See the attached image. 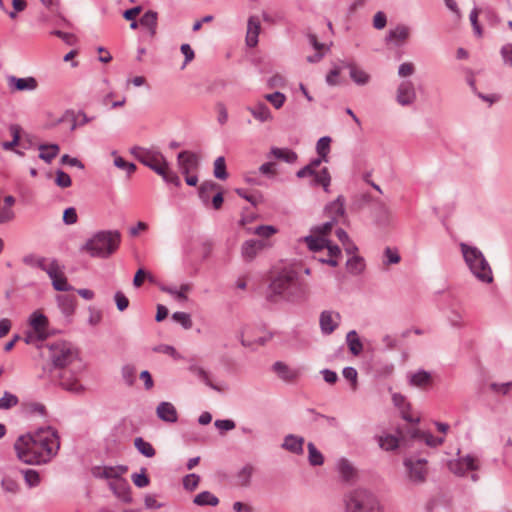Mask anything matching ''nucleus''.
Masks as SVG:
<instances>
[{"label":"nucleus","instance_id":"obj_1","mask_svg":"<svg viewBox=\"0 0 512 512\" xmlns=\"http://www.w3.org/2000/svg\"><path fill=\"white\" fill-rule=\"evenodd\" d=\"M59 447L57 431L51 427L39 428L34 433L21 435L14 443L19 460L29 465L47 463Z\"/></svg>","mask_w":512,"mask_h":512},{"label":"nucleus","instance_id":"obj_2","mask_svg":"<svg viewBox=\"0 0 512 512\" xmlns=\"http://www.w3.org/2000/svg\"><path fill=\"white\" fill-rule=\"evenodd\" d=\"M301 293L302 289L297 273L284 269L271 279L266 291V300L270 303L294 302Z\"/></svg>","mask_w":512,"mask_h":512},{"label":"nucleus","instance_id":"obj_3","mask_svg":"<svg viewBox=\"0 0 512 512\" xmlns=\"http://www.w3.org/2000/svg\"><path fill=\"white\" fill-rule=\"evenodd\" d=\"M121 243V233L118 230H101L90 237L80 247L93 258L107 259L114 254Z\"/></svg>","mask_w":512,"mask_h":512},{"label":"nucleus","instance_id":"obj_4","mask_svg":"<svg viewBox=\"0 0 512 512\" xmlns=\"http://www.w3.org/2000/svg\"><path fill=\"white\" fill-rule=\"evenodd\" d=\"M460 248L464 261L471 273L479 281L487 284L491 283L493 281L492 270L480 249L466 243H461Z\"/></svg>","mask_w":512,"mask_h":512},{"label":"nucleus","instance_id":"obj_5","mask_svg":"<svg viewBox=\"0 0 512 512\" xmlns=\"http://www.w3.org/2000/svg\"><path fill=\"white\" fill-rule=\"evenodd\" d=\"M45 347L48 350L47 357L51 362L48 369H53V372L59 369L71 367V365L78 359V351L70 342L60 340L47 343Z\"/></svg>","mask_w":512,"mask_h":512},{"label":"nucleus","instance_id":"obj_6","mask_svg":"<svg viewBox=\"0 0 512 512\" xmlns=\"http://www.w3.org/2000/svg\"><path fill=\"white\" fill-rule=\"evenodd\" d=\"M347 512H382L377 497L369 490L358 488L345 497Z\"/></svg>","mask_w":512,"mask_h":512},{"label":"nucleus","instance_id":"obj_7","mask_svg":"<svg viewBox=\"0 0 512 512\" xmlns=\"http://www.w3.org/2000/svg\"><path fill=\"white\" fill-rule=\"evenodd\" d=\"M80 370L71 367L59 369L53 372V369H48L49 376L55 384L63 390L75 394L82 395L86 388L82 385L78 378Z\"/></svg>","mask_w":512,"mask_h":512},{"label":"nucleus","instance_id":"obj_8","mask_svg":"<svg viewBox=\"0 0 512 512\" xmlns=\"http://www.w3.org/2000/svg\"><path fill=\"white\" fill-rule=\"evenodd\" d=\"M403 465L410 482L420 485L426 481L428 475V461L425 458L410 455L404 458Z\"/></svg>","mask_w":512,"mask_h":512},{"label":"nucleus","instance_id":"obj_9","mask_svg":"<svg viewBox=\"0 0 512 512\" xmlns=\"http://www.w3.org/2000/svg\"><path fill=\"white\" fill-rule=\"evenodd\" d=\"M444 309L447 310V319L451 326L460 328L463 326L464 309L461 301L453 294H445Z\"/></svg>","mask_w":512,"mask_h":512},{"label":"nucleus","instance_id":"obj_10","mask_svg":"<svg viewBox=\"0 0 512 512\" xmlns=\"http://www.w3.org/2000/svg\"><path fill=\"white\" fill-rule=\"evenodd\" d=\"M298 178L311 176L310 185L313 187L321 186L325 192L329 191L331 184V175L328 168L324 167L319 172L314 171L308 164L296 172Z\"/></svg>","mask_w":512,"mask_h":512},{"label":"nucleus","instance_id":"obj_11","mask_svg":"<svg viewBox=\"0 0 512 512\" xmlns=\"http://www.w3.org/2000/svg\"><path fill=\"white\" fill-rule=\"evenodd\" d=\"M47 275L52 280V286L56 291L67 292L74 289L68 283L67 278L59 272V265L56 259H53L48 266Z\"/></svg>","mask_w":512,"mask_h":512},{"label":"nucleus","instance_id":"obj_12","mask_svg":"<svg viewBox=\"0 0 512 512\" xmlns=\"http://www.w3.org/2000/svg\"><path fill=\"white\" fill-rule=\"evenodd\" d=\"M417 98L414 83L410 80L402 81L396 90V101L401 106L412 105Z\"/></svg>","mask_w":512,"mask_h":512},{"label":"nucleus","instance_id":"obj_13","mask_svg":"<svg viewBox=\"0 0 512 512\" xmlns=\"http://www.w3.org/2000/svg\"><path fill=\"white\" fill-rule=\"evenodd\" d=\"M449 470L458 476H464L467 471H475L478 469L477 459L468 454L460 457L457 460L450 461L448 464Z\"/></svg>","mask_w":512,"mask_h":512},{"label":"nucleus","instance_id":"obj_14","mask_svg":"<svg viewBox=\"0 0 512 512\" xmlns=\"http://www.w3.org/2000/svg\"><path fill=\"white\" fill-rule=\"evenodd\" d=\"M177 164L182 174H188L199 168L200 160L195 152L183 150L177 155Z\"/></svg>","mask_w":512,"mask_h":512},{"label":"nucleus","instance_id":"obj_15","mask_svg":"<svg viewBox=\"0 0 512 512\" xmlns=\"http://www.w3.org/2000/svg\"><path fill=\"white\" fill-rule=\"evenodd\" d=\"M398 436L387 434L378 437V444L381 449L386 451H394L399 447L408 448V441L403 433L398 429Z\"/></svg>","mask_w":512,"mask_h":512},{"label":"nucleus","instance_id":"obj_16","mask_svg":"<svg viewBox=\"0 0 512 512\" xmlns=\"http://www.w3.org/2000/svg\"><path fill=\"white\" fill-rule=\"evenodd\" d=\"M340 319L341 316L338 312H333L331 310L322 311L319 317V325L322 334H332L338 328Z\"/></svg>","mask_w":512,"mask_h":512},{"label":"nucleus","instance_id":"obj_17","mask_svg":"<svg viewBox=\"0 0 512 512\" xmlns=\"http://www.w3.org/2000/svg\"><path fill=\"white\" fill-rule=\"evenodd\" d=\"M7 81L9 89L13 92L34 91L38 87V81L32 76L24 78L8 76Z\"/></svg>","mask_w":512,"mask_h":512},{"label":"nucleus","instance_id":"obj_18","mask_svg":"<svg viewBox=\"0 0 512 512\" xmlns=\"http://www.w3.org/2000/svg\"><path fill=\"white\" fill-rule=\"evenodd\" d=\"M409 385L421 389H426L433 383L432 374L424 369H419L408 376Z\"/></svg>","mask_w":512,"mask_h":512},{"label":"nucleus","instance_id":"obj_19","mask_svg":"<svg viewBox=\"0 0 512 512\" xmlns=\"http://www.w3.org/2000/svg\"><path fill=\"white\" fill-rule=\"evenodd\" d=\"M110 489L113 493L120 498L122 501L126 503H130L132 501L131 497V487L129 483L123 478H118L109 483Z\"/></svg>","mask_w":512,"mask_h":512},{"label":"nucleus","instance_id":"obj_20","mask_svg":"<svg viewBox=\"0 0 512 512\" xmlns=\"http://www.w3.org/2000/svg\"><path fill=\"white\" fill-rule=\"evenodd\" d=\"M263 248L264 242L261 240H246L241 246V255L246 262H251Z\"/></svg>","mask_w":512,"mask_h":512},{"label":"nucleus","instance_id":"obj_21","mask_svg":"<svg viewBox=\"0 0 512 512\" xmlns=\"http://www.w3.org/2000/svg\"><path fill=\"white\" fill-rule=\"evenodd\" d=\"M157 417L163 422L175 423L178 420V413L175 406L167 401H162L156 408Z\"/></svg>","mask_w":512,"mask_h":512},{"label":"nucleus","instance_id":"obj_22","mask_svg":"<svg viewBox=\"0 0 512 512\" xmlns=\"http://www.w3.org/2000/svg\"><path fill=\"white\" fill-rule=\"evenodd\" d=\"M163 159H166L160 152L149 151L146 156L140 158V163L150 168L156 174H162L164 166Z\"/></svg>","mask_w":512,"mask_h":512},{"label":"nucleus","instance_id":"obj_23","mask_svg":"<svg viewBox=\"0 0 512 512\" xmlns=\"http://www.w3.org/2000/svg\"><path fill=\"white\" fill-rule=\"evenodd\" d=\"M30 325L37 333L39 340L44 341L47 338L45 328L48 325V319L43 313L38 311L33 312L30 316Z\"/></svg>","mask_w":512,"mask_h":512},{"label":"nucleus","instance_id":"obj_24","mask_svg":"<svg viewBox=\"0 0 512 512\" xmlns=\"http://www.w3.org/2000/svg\"><path fill=\"white\" fill-rule=\"evenodd\" d=\"M260 29L261 24L259 18L251 16L247 23L246 44L248 47L253 48L258 44Z\"/></svg>","mask_w":512,"mask_h":512},{"label":"nucleus","instance_id":"obj_25","mask_svg":"<svg viewBox=\"0 0 512 512\" xmlns=\"http://www.w3.org/2000/svg\"><path fill=\"white\" fill-rule=\"evenodd\" d=\"M247 111L251 113V115L256 119L257 121L261 123L269 122L273 120L272 113L264 102H258L255 105L247 106Z\"/></svg>","mask_w":512,"mask_h":512},{"label":"nucleus","instance_id":"obj_26","mask_svg":"<svg viewBox=\"0 0 512 512\" xmlns=\"http://www.w3.org/2000/svg\"><path fill=\"white\" fill-rule=\"evenodd\" d=\"M61 312L67 318H71L75 312L77 298L73 294H61L56 297Z\"/></svg>","mask_w":512,"mask_h":512},{"label":"nucleus","instance_id":"obj_27","mask_svg":"<svg viewBox=\"0 0 512 512\" xmlns=\"http://www.w3.org/2000/svg\"><path fill=\"white\" fill-rule=\"evenodd\" d=\"M272 370L278 375L279 378L286 382H293L299 377L298 370L290 368L282 361H276L272 366Z\"/></svg>","mask_w":512,"mask_h":512},{"label":"nucleus","instance_id":"obj_28","mask_svg":"<svg viewBox=\"0 0 512 512\" xmlns=\"http://www.w3.org/2000/svg\"><path fill=\"white\" fill-rule=\"evenodd\" d=\"M410 35V28L406 25L399 24L394 29H390L386 35V42L395 41L396 45L399 46L405 42Z\"/></svg>","mask_w":512,"mask_h":512},{"label":"nucleus","instance_id":"obj_29","mask_svg":"<svg viewBox=\"0 0 512 512\" xmlns=\"http://www.w3.org/2000/svg\"><path fill=\"white\" fill-rule=\"evenodd\" d=\"M158 13L153 10L146 11L139 19L140 26L147 29L150 38L156 35Z\"/></svg>","mask_w":512,"mask_h":512},{"label":"nucleus","instance_id":"obj_30","mask_svg":"<svg viewBox=\"0 0 512 512\" xmlns=\"http://www.w3.org/2000/svg\"><path fill=\"white\" fill-rule=\"evenodd\" d=\"M304 438L294 434L285 436L281 447L291 453L300 455L303 453Z\"/></svg>","mask_w":512,"mask_h":512},{"label":"nucleus","instance_id":"obj_31","mask_svg":"<svg viewBox=\"0 0 512 512\" xmlns=\"http://www.w3.org/2000/svg\"><path fill=\"white\" fill-rule=\"evenodd\" d=\"M189 363V372L196 375L203 383H205L211 389L220 391L219 387L210 381L209 373L204 368L197 365L194 360H190Z\"/></svg>","mask_w":512,"mask_h":512},{"label":"nucleus","instance_id":"obj_32","mask_svg":"<svg viewBox=\"0 0 512 512\" xmlns=\"http://www.w3.org/2000/svg\"><path fill=\"white\" fill-rule=\"evenodd\" d=\"M38 149L40 151L38 155L39 159L45 161L46 163H51L60 151L59 145L55 143L40 144L38 146Z\"/></svg>","mask_w":512,"mask_h":512},{"label":"nucleus","instance_id":"obj_33","mask_svg":"<svg viewBox=\"0 0 512 512\" xmlns=\"http://www.w3.org/2000/svg\"><path fill=\"white\" fill-rule=\"evenodd\" d=\"M9 131L12 135V139L9 141L2 142V148L6 151H12L16 146L20 144L22 127L18 124H11L9 126Z\"/></svg>","mask_w":512,"mask_h":512},{"label":"nucleus","instance_id":"obj_34","mask_svg":"<svg viewBox=\"0 0 512 512\" xmlns=\"http://www.w3.org/2000/svg\"><path fill=\"white\" fill-rule=\"evenodd\" d=\"M346 343L352 355L358 356L363 351V344L355 330H351L346 335Z\"/></svg>","mask_w":512,"mask_h":512},{"label":"nucleus","instance_id":"obj_35","mask_svg":"<svg viewBox=\"0 0 512 512\" xmlns=\"http://www.w3.org/2000/svg\"><path fill=\"white\" fill-rule=\"evenodd\" d=\"M193 503L197 506H212L215 507L219 504V499L217 496H215L210 491H202L199 494H197L194 499Z\"/></svg>","mask_w":512,"mask_h":512},{"label":"nucleus","instance_id":"obj_36","mask_svg":"<svg viewBox=\"0 0 512 512\" xmlns=\"http://www.w3.org/2000/svg\"><path fill=\"white\" fill-rule=\"evenodd\" d=\"M304 242L307 244L309 250L319 252L329 244V239L316 234L305 236Z\"/></svg>","mask_w":512,"mask_h":512},{"label":"nucleus","instance_id":"obj_37","mask_svg":"<svg viewBox=\"0 0 512 512\" xmlns=\"http://www.w3.org/2000/svg\"><path fill=\"white\" fill-rule=\"evenodd\" d=\"M253 472L254 467L249 463L245 464L236 474L237 485L241 487L250 486Z\"/></svg>","mask_w":512,"mask_h":512},{"label":"nucleus","instance_id":"obj_38","mask_svg":"<svg viewBox=\"0 0 512 512\" xmlns=\"http://www.w3.org/2000/svg\"><path fill=\"white\" fill-rule=\"evenodd\" d=\"M345 198L342 195H339L334 201L329 203L326 206V211L337 220L338 217H341L345 214Z\"/></svg>","mask_w":512,"mask_h":512},{"label":"nucleus","instance_id":"obj_39","mask_svg":"<svg viewBox=\"0 0 512 512\" xmlns=\"http://www.w3.org/2000/svg\"><path fill=\"white\" fill-rule=\"evenodd\" d=\"M271 154L279 159V160H282L286 163H289V164H292L294 162H296L298 156L296 154V152H294L293 150L291 149H288V148H278V147H273L271 149Z\"/></svg>","mask_w":512,"mask_h":512},{"label":"nucleus","instance_id":"obj_40","mask_svg":"<svg viewBox=\"0 0 512 512\" xmlns=\"http://www.w3.org/2000/svg\"><path fill=\"white\" fill-rule=\"evenodd\" d=\"M134 446L140 454L147 458H152L156 454V451L152 444L144 440L142 437H136L134 439Z\"/></svg>","mask_w":512,"mask_h":512},{"label":"nucleus","instance_id":"obj_41","mask_svg":"<svg viewBox=\"0 0 512 512\" xmlns=\"http://www.w3.org/2000/svg\"><path fill=\"white\" fill-rule=\"evenodd\" d=\"M346 267L349 273L359 275L365 269L364 258L359 255H353L347 260Z\"/></svg>","mask_w":512,"mask_h":512},{"label":"nucleus","instance_id":"obj_42","mask_svg":"<svg viewBox=\"0 0 512 512\" xmlns=\"http://www.w3.org/2000/svg\"><path fill=\"white\" fill-rule=\"evenodd\" d=\"M219 188V185L213 181H204L199 189L198 195L204 205L209 203L210 193Z\"/></svg>","mask_w":512,"mask_h":512},{"label":"nucleus","instance_id":"obj_43","mask_svg":"<svg viewBox=\"0 0 512 512\" xmlns=\"http://www.w3.org/2000/svg\"><path fill=\"white\" fill-rule=\"evenodd\" d=\"M163 163L164 166L162 168V174L158 175L161 176L166 183L179 187L181 185L179 176L174 171L169 169V164L166 159H163Z\"/></svg>","mask_w":512,"mask_h":512},{"label":"nucleus","instance_id":"obj_44","mask_svg":"<svg viewBox=\"0 0 512 512\" xmlns=\"http://www.w3.org/2000/svg\"><path fill=\"white\" fill-rule=\"evenodd\" d=\"M23 263L29 267L32 268H39L42 271H45L47 273L48 267L46 266L45 262L46 259L44 257H38L35 254H27L22 259Z\"/></svg>","mask_w":512,"mask_h":512},{"label":"nucleus","instance_id":"obj_45","mask_svg":"<svg viewBox=\"0 0 512 512\" xmlns=\"http://www.w3.org/2000/svg\"><path fill=\"white\" fill-rule=\"evenodd\" d=\"M338 471L345 481H350L355 476V469L352 464L345 458L338 462Z\"/></svg>","mask_w":512,"mask_h":512},{"label":"nucleus","instance_id":"obj_46","mask_svg":"<svg viewBox=\"0 0 512 512\" xmlns=\"http://www.w3.org/2000/svg\"><path fill=\"white\" fill-rule=\"evenodd\" d=\"M308 449V460L312 466H320L324 463V457L322 453L316 448L314 443L309 442L307 445Z\"/></svg>","mask_w":512,"mask_h":512},{"label":"nucleus","instance_id":"obj_47","mask_svg":"<svg viewBox=\"0 0 512 512\" xmlns=\"http://www.w3.org/2000/svg\"><path fill=\"white\" fill-rule=\"evenodd\" d=\"M351 80L359 86H364L370 82L371 76L363 69L357 67L350 71Z\"/></svg>","mask_w":512,"mask_h":512},{"label":"nucleus","instance_id":"obj_48","mask_svg":"<svg viewBox=\"0 0 512 512\" xmlns=\"http://www.w3.org/2000/svg\"><path fill=\"white\" fill-rule=\"evenodd\" d=\"M213 174H214L215 178H217L219 180H225V179L228 178V172H227V168H226V161H225V158L223 156H219L214 161Z\"/></svg>","mask_w":512,"mask_h":512},{"label":"nucleus","instance_id":"obj_49","mask_svg":"<svg viewBox=\"0 0 512 512\" xmlns=\"http://www.w3.org/2000/svg\"><path fill=\"white\" fill-rule=\"evenodd\" d=\"M21 472L23 473L25 483L30 488L37 487L40 484L41 478L38 471L34 469H25Z\"/></svg>","mask_w":512,"mask_h":512},{"label":"nucleus","instance_id":"obj_50","mask_svg":"<svg viewBox=\"0 0 512 512\" xmlns=\"http://www.w3.org/2000/svg\"><path fill=\"white\" fill-rule=\"evenodd\" d=\"M375 221L382 227H385L390 223V211L384 204H381L378 207L375 215Z\"/></svg>","mask_w":512,"mask_h":512},{"label":"nucleus","instance_id":"obj_51","mask_svg":"<svg viewBox=\"0 0 512 512\" xmlns=\"http://www.w3.org/2000/svg\"><path fill=\"white\" fill-rule=\"evenodd\" d=\"M235 192L237 195L246 201L250 202L252 206L257 207L258 204L263 200V196L261 192H257V195L249 194L245 189L243 188H236Z\"/></svg>","mask_w":512,"mask_h":512},{"label":"nucleus","instance_id":"obj_52","mask_svg":"<svg viewBox=\"0 0 512 512\" xmlns=\"http://www.w3.org/2000/svg\"><path fill=\"white\" fill-rule=\"evenodd\" d=\"M19 399L15 394L5 391L0 398V409L8 410L18 405Z\"/></svg>","mask_w":512,"mask_h":512},{"label":"nucleus","instance_id":"obj_53","mask_svg":"<svg viewBox=\"0 0 512 512\" xmlns=\"http://www.w3.org/2000/svg\"><path fill=\"white\" fill-rule=\"evenodd\" d=\"M265 100H267L269 103H271V105L275 108V109H280L281 107H283L285 101H286V96L285 94H283L282 92L280 91H275L273 93H270V94H266L264 96Z\"/></svg>","mask_w":512,"mask_h":512},{"label":"nucleus","instance_id":"obj_54","mask_svg":"<svg viewBox=\"0 0 512 512\" xmlns=\"http://www.w3.org/2000/svg\"><path fill=\"white\" fill-rule=\"evenodd\" d=\"M100 470H101L100 467L94 468L93 475L95 477L105 478V479H113V480L121 478L120 475L116 472V470L113 467H104L101 472H100Z\"/></svg>","mask_w":512,"mask_h":512},{"label":"nucleus","instance_id":"obj_55","mask_svg":"<svg viewBox=\"0 0 512 512\" xmlns=\"http://www.w3.org/2000/svg\"><path fill=\"white\" fill-rule=\"evenodd\" d=\"M131 479L134 485L138 488H144L149 485L150 479L146 474V468H141L139 473H133Z\"/></svg>","mask_w":512,"mask_h":512},{"label":"nucleus","instance_id":"obj_56","mask_svg":"<svg viewBox=\"0 0 512 512\" xmlns=\"http://www.w3.org/2000/svg\"><path fill=\"white\" fill-rule=\"evenodd\" d=\"M114 165L117 168L126 171L127 176H131L137 169L136 165L133 162H128L121 156H116L114 158Z\"/></svg>","mask_w":512,"mask_h":512},{"label":"nucleus","instance_id":"obj_57","mask_svg":"<svg viewBox=\"0 0 512 512\" xmlns=\"http://www.w3.org/2000/svg\"><path fill=\"white\" fill-rule=\"evenodd\" d=\"M136 370L135 367L132 365H124L121 369V375L123 380L128 386H132L135 383L136 376H135Z\"/></svg>","mask_w":512,"mask_h":512},{"label":"nucleus","instance_id":"obj_58","mask_svg":"<svg viewBox=\"0 0 512 512\" xmlns=\"http://www.w3.org/2000/svg\"><path fill=\"white\" fill-rule=\"evenodd\" d=\"M172 319L181 324V326L184 328V329H190L192 327V320H191V316L190 314L186 313V312H174L172 314Z\"/></svg>","mask_w":512,"mask_h":512},{"label":"nucleus","instance_id":"obj_59","mask_svg":"<svg viewBox=\"0 0 512 512\" xmlns=\"http://www.w3.org/2000/svg\"><path fill=\"white\" fill-rule=\"evenodd\" d=\"M336 223L337 220H335V217H333L331 221H327L321 225L315 226L312 229V232L326 238V236L331 232L334 224Z\"/></svg>","mask_w":512,"mask_h":512},{"label":"nucleus","instance_id":"obj_60","mask_svg":"<svg viewBox=\"0 0 512 512\" xmlns=\"http://www.w3.org/2000/svg\"><path fill=\"white\" fill-rule=\"evenodd\" d=\"M55 184L61 188H68L72 184L71 177L61 169L56 171Z\"/></svg>","mask_w":512,"mask_h":512},{"label":"nucleus","instance_id":"obj_61","mask_svg":"<svg viewBox=\"0 0 512 512\" xmlns=\"http://www.w3.org/2000/svg\"><path fill=\"white\" fill-rule=\"evenodd\" d=\"M200 482V476L197 474H188L183 478V487L188 491H193L197 488Z\"/></svg>","mask_w":512,"mask_h":512},{"label":"nucleus","instance_id":"obj_62","mask_svg":"<svg viewBox=\"0 0 512 512\" xmlns=\"http://www.w3.org/2000/svg\"><path fill=\"white\" fill-rule=\"evenodd\" d=\"M276 232H277V229L273 225H259L253 231L254 234H256L260 237H263V238H269L272 235H274Z\"/></svg>","mask_w":512,"mask_h":512},{"label":"nucleus","instance_id":"obj_63","mask_svg":"<svg viewBox=\"0 0 512 512\" xmlns=\"http://www.w3.org/2000/svg\"><path fill=\"white\" fill-rule=\"evenodd\" d=\"M114 301H115L117 309L120 312L125 311L129 306V299L126 297V295L122 291H117L114 294Z\"/></svg>","mask_w":512,"mask_h":512},{"label":"nucleus","instance_id":"obj_64","mask_svg":"<svg viewBox=\"0 0 512 512\" xmlns=\"http://www.w3.org/2000/svg\"><path fill=\"white\" fill-rule=\"evenodd\" d=\"M503 63L512 67V43L503 45L500 49Z\"/></svg>","mask_w":512,"mask_h":512}]
</instances>
